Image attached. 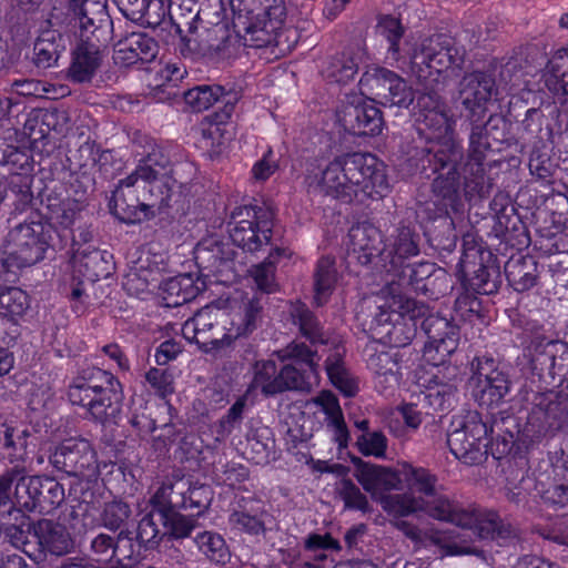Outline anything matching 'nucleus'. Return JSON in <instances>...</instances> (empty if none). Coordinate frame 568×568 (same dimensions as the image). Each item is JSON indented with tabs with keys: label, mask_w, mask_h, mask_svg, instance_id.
I'll list each match as a JSON object with an SVG mask.
<instances>
[{
	"label": "nucleus",
	"mask_w": 568,
	"mask_h": 568,
	"mask_svg": "<svg viewBox=\"0 0 568 568\" xmlns=\"http://www.w3.org/2000/svg\"><path fill=\"white\" fill-rule=\"evenodd\" d=\"M344 349L335 347L325 359V371L332 384L347 397H353L358 392V383L345 368L343 361Z\"/></svg>",
	"instance_id": "37"
},
{
	"label": "nucleus",
	"mask_w": 568,
	"mask_h": 568,
	"mask_svg": "<svg viewBox=\"0 0 568 568\" xmlns=\"http://www.w3.org/2000/svg\"><path fill=\"white\" fill-rule=\"evenodd\" d=\"M59 41L61 38L59 37ZM63 47L57 41L53 32H44L34 43V63L38 68L53 67L60 57Z\"/></svg>",
	"instance_id": "51"
},
{
	"label": "nucleus",
	"mask_w": 568,
	"mask_h": 568,
	"mask_svg": "<svg viewBox=\"0 0 568 568\" xmlns=\"http://www.w3.org/2000/svg\"><path fill=\"white\" fill-rule=\"evenodd\" d=\"M168 306H180L194 300L201 292L191 274H180L166 280L162 286Z\"/></svg>",
	"instance_id": "35"
},
{
	"label": "nucleus",
	"mask_w": 568,
	"mask_h": 568,
	"mask_svg": "<svg viewBox=\"0 0 568 568\" xmlns=\"http://www.w3.org/2000/svg\"><path fill=\"white\" fill-rule=\"evenodd\" d=\"M456 384L452 381L443 382L437 375L434 376L433 385L427 387L423 400L434 410H446L456 400Z\"/></svg>",
	"instance_id": "47"
},
{
	"label": "nucleus",
	"mask_w": 568,
	"mask_h": 568,
	"mask_svg": "<svg viewBox=\"0 0 568 568\" xmlns=\"http://www.w3.org/2000/svg\"><path fill=\"white\" fill-rule=\"evenodd\" d=\"M338 121L354 135H377L382 132L381 110L371 100L353 97L338 112Z\"/></svg>",
	"instance_id": "19"
},
{
	"label": "nucleus",
	"mask_w": 568,
	"mask_h": 568,
	"mask_svg": "<svg viewBox=\"0 0 568 568\" xmlns=\"http://www.w3.org/2000/svg\"><path fill=\"white\" fill-rule=\"evenodd\" d=\"M68 17L70 24L78 29L81 43L72 52L71 63L68 69V79L78 84L89 83L92 81L97 71L101 65V54L99 47L93 42L95 33L101 29L103 22L109 21L106 11L104 10L103 19L99 20L91 33L84 32L81 27L80 14L72 12L68 7Z\"/></svg>",
	"instance_id": "14"
},
{
	"label": "nucleus",
	"mask_w": 568,
	"mask_h": 568,
	"mask_svg": "<svg viewBox=\"0 0 568 568\" xmlns=\"http://www.w3.org/2000/svg\"><path fill=\"white\" fill-rule=\"evenodd\" d=\"M382 235L369 222L353 225L347 234V257L361 265H367L381 253Z\"/></svg>",
	"instance_id": "24"
},
{
	"label": "nucleus",
	"mask_w": 568,
	"mask_h": 568,
	"mask_svg": "<svg viewBox=\"0 0 568 568\" xmlns=\"http://www.w3.org/2000/svg\"><path fill=\"white\" fill-rule=\"evenodd\" d=\"M469 122V136L467 153L453 138L440 142L429 152V163L434 165V172H438L433 181V193L443 200L445 206L455 207L459 200L460 187L465 196L485 197L489 193L490 183L486 176L485 160L490 150L488 142L489 130L497 129L503 119L490 115L486 122L484 119H466Z\"/></svg>",
	"instance_id": "1"
},
{
	"label": "nucleus",
	"mask_w": 568,
	"mask_h": 568,
	"mask_svg": "<svg viewBox=\"0 0 568 568\" xmlns=\"http://www.w3.org/2000/svg\"><path fill=\"white\" fill-rule=\"evenodd\" d=\"M504 424L505 419L500 418L494 419L488 426L477 412H469L452 423L447 445L452 454L467 465L483 462L487 455L488 437L497 446L498 454H508L514 445V436L510 432L503 434Z\"/></svg>",
	"instance_id": "7"
},
{
	"label": "nucleus",
	"mask_w": 568,
	"mask_h": 568,
	"mask_svg": "<svg viewBox=\"0 0 568 568\" xmlns=\"http://www.w3.org/2000/svg\"><path fill=\"white\" fill-rule=\"evenodd\" d=\"M189 483L185 480L164 481L154 494L152 501L159 508L158 514L170 513L186 507Z\"/></svg>",
	"instance_id": "39"
},
{
	"label": "nucleus",
	"mask_w": 568,
	"mask_h": 568,
	"mask_svg": "<svg viewBox=\"0 0 568 568\" xmlns=\"http://www.w3.org/2000/svg\"><path fill=\"white\" fill-rule=\"evenodd\" d=\"M41 486V495L38 499V513L50 514L63 503L64 488L54 479L43 477Z\"/></svg>",
	"instance_id": "58"
},
{
	"label": "nucleus",
	"mask_w": 568,
	"mask_h": 568,
	"mask_svg": "<svg viewBox=\"0 0 568 568\" xmlns=\"http://www.w3.org/2000/svg\"><path fill=\"white\" fill-rule=\"evenodd\" d=\"M508 283L517 292H525L536 285L537 265L531 258L519 257L511 260L505 267Z\"/></svg>",
	"instance_id": "44"
},
{
	"label": "nucleus",
	"mask_w": 568,
	"mask_h": 568,
	"mask_svg": "<svg viewBox=\"0 0 568 568\" xmlns=\"http://www.w3.org/2000/svg\"><path fill=\"white\" fill-rule=\"evenodd\" d=\"M49 217L63 229L72 227L77 220L81 217V204L72 199L63 200L59 203L48 205Z\"/></svg>",
	"instance_id": "55"
},
{
	"label": "nucleus",
	"mask_w": 568,
	"mask_h": 568,
	"mask_svg": "<svg viewBox=\"0 0 568 568\" xmlns=\"http://www.w3.org/2000/svg\"><path fill=\"white\" fill-rule=\"evenodd\" d=\"M497 95V87L491 74L483 71L466 73L459 82V100L468 111L466 119H484L487 104Z\"/></svg>",
	"instance_id": "18"
},
{
	"label": "nucleus",
	"mask_w": 568,
	"mask_h": 568,
	"mask_svg": "<svg viewBox=\"0 0 568 568\" xmlns=\"http://www.w3.org/2000/svg\"><path fill=\"white\" fill-rule=\"evenodd\" d=\"M194 258L202 271H207V275H217L230 267L232 252L215 237H209L197 243Z\"/></svg>",
	"instance_id": "28"
},
{
	"label": "nucleus",
	"mask_w": 568,
	"mask_h": 568,
	"mask_svg": "<svg viewBox=\"0 0 568 568\" xmlns=\"http://www.w3.org/2000/svg\"><path fill=\"white\" fill-rule=\"evenodd\" d=\"M403 474L408 485L420 495L422 498H430L437 491V477L428 469L403 464Z\"/></svg>",
	"instance_id": "50"
},
{
	"label": "nucleus",
	"mask_w": 568,
	"mask_h": 568,
	"mask_svg": "<svg viewBox=\"0 0 568 568\" xmlns=\"http://www.w3.org/2000/svg\"><path fill=\"white\" fill-rule=\"evenodd\" d=\"M251 387L261 389L265 396H274L281 393L280 371L273 359L257 361L253 367Z\"/></svg>",
	"instance_id": "46"
},
{
	"label": "nucleus",
	"mask_w": 568,
	"mask_h": 568,
	"mask_svg": "<svg viewBox=\"0 0 568 568\" xmlns=\"http://www.w3.org/2000/svg\"><path fill=\"white\" fill-rule=\"evenodd\" d=\"M30 307L29 295L21 288L9 286L0 291V316L14 320Z\"/></svg>",
	"instance_id": "48"
},
{
	"label": "nucleus",
	"mask_w": 568,
	"mask_h": 568,
	"mask_svg": "<svg viewBox=\"0 0 568 568\" xmlns=\"http://www.w3.org/2000/svg\"><path fill=\"white\" fill-rule=\"evenodd\" d=\"M30 532V517L20 509H10L8 514L1 518L0 534L3 537V540L14 548L22 550L26 555L27 551H32L29 548L31 544L28 540Z\"/></svg>",
	"instance_id": "29"
},
{
	"label": "nucleus",
	"mask_w": 568,
	"mask_h": 568,
	"mask_svg": "<svg viewBox=\"0 0 568 568\" xmlns=\"http://www.w3.org/2000/svg\"><path fill=\"white\" fill-rule=\"evenodd\" d=\"M159 53L158 42L142 32H131L120 39L113 51L114 63L121 67H130L152 62Z\"/></svg>",
	"instance_id": "23"
},
{
	"label": "nucleus",
	"mask_w": 568,
	"mask_h": 568,
	"mask_svg": "<svg viewBox=\"0 0 568 568\" xmlns=\"http://www.w3.org/2000/svg\"><path fill=\"white\" fill-rule=\"evenodd\" d=\"M315 402L325 413L327 425L333 428L335 440L341 447L346 446L349 433L338 399L332 393L323 392Z\"/></svg>",
	"instance_id": "43"
},
{
	"label": "nucleus",
	"mask_w": 568,
	"mask_h": 568,
	"mask_svg": "<svg viewBox=\"0 0 568 568\" xmlns=\"http://www.w3.org/2000/svg\"><path fill=\"white\" fill-rule=\"evenodd\" d=\"M274 355L281 362L288 361L280 369L281 393L286 390L310 392L314 385L318 384L321 357L305 343L293 341L276 351Z\"/></svg>",
	"instance_id": "11"
},
{
	"label": "nucleus",
	"mask_w": 568,
	"mask_h": 568,
	"mask_svg": "<svg viewBox=\"0 0 568 568\" xmlns=\"http://www.w3.org/2000/svg\"><path fill=\"white\" fill-rule=\"evenodd\" d=\"M545 85L556 95H568V48L557 50L544 72Z\"/></svg>",
	"instance_id": "36"
},
{
	"label": "nucleus",
	"mask_w": 568,
	"mask_h": 568,
	"mask_svg": "<svg viewBox=\"0 0 568 568\" xmlns=\"http://www.w3.org/2000/svg\"><path fill=\"white\" fill-rule=\"evenodd\" d=\"M473 396L481 407H494L504 403L510 390L506 373L498 369L493 357L477 356L471 362Z\"/></svg>",
	"instance_id": "15"
},
{
	"label": "nucleus",
	"mask_w": 568,
	"mask_h": 568,
	"mask_svg": "<svg viewBox=\"0 0 568 568\" xmlns=\"http://www.w3.org/2000/svg\"><path fill=\"white\" fill-rule=\"evenodd\" d=\"M109 258L111 255L108 252L79 247L74 253V266L84 281L93 283L110 274Z\"/></svg>",
	"instance_id": "31"
},
{
	"label": "nucleus",
	"mask_w": 568,
	"mask_h": 568,
	"mask_svg": "<svg viewBox=\"0 0 568 568\" xmlns=\"http://www.w3.org/2000/svg\"><path fill=\"white\" fill-rule=\"evenodd\" d=\"M368 81L376 99L385 106L408 108L414 101L413 89L394 71L376 69Z\"/></svg>",
	"instance_id": "22"
},
{
	"label": "nucleus",
	"mask_w": 568,
	"mask_h": 568,
	"mask_svg": "<svg viewBox=\"0 0 568 568\" xmlns=\"http://www.w3.org/2000/svg\"><path fill=\"white\" fill-rule=\"evenodd\" d=\"M338 494L346 508L363 513L369 511L371 506L366 495L351 479L341 480Z\"/></svg>",
	"instance_id": "63"
},
{
	"label": "nucleus",
	"mask_w": 568,
	"mask_h": 568,
	"mask_svg": "<svg viewBox=\"0 0 568 568\" xmlns=\"http://www.w3.org/2000/svg\"><path fill=\"white\" fill-rule=\"evenodd\" d=\"M377 33L386 41V60L390 65L409 64L412 73L419 80H427L433 73L439 74L450 67L459 68L465 58V49L457 47L455 39L445 33H435L420 39L407 53H404L402 39L405 33L400 20L390 14L381 16Z\"/></svg>",
	"instance_id": "4"
},
{
	"label": "nucleus",
	"mask_w": 568,
	"mask_h": 568,
	"mask_svg": "<svg viewBox=\"0 0 568 568\" xmlns=\"http://www.w3.org/2000/svg\"><path fill=\"white\" fill-rule=\"evenodd\" d=\"M197 552L210 564L224 567L231 561L232 552L223 535L215 530H202L193 537Z\"/></svg>",
	"instance_id": "30"
},
{
	"label": "nucleus",
	"mask_w": 568,
	"mask_h": 568,
	"mask_svg": "<svg viewBox=\"0 0 568 568\" xmlns=\"http://www.w3.org/2000/svg\"><path fill=\"white\" fill-rule=\"evenodd\" d=\"M130 516L131 508L126 503L113 500L104 505L101 521L105 528L116 530L126 523Z\"/></svg>",
	"instance_id": "62"
},
{
	"label": "nucleus",
	"mask_w": 568,
	"mask_h": 568,
	"mask_svg": "<svg viewBox=\"0 0 568 568\" xmlns=\"http://www.w3.org/2000/svg\"><path fill=\"white\" fill-rule=\"evenodd\" d=\"M337 282L335 258L322 256L314 271V303L316 306L324 305L331 296Z\"/></svg>",
	"instance_id": "38"
},
{
	"label": "nucleus",
	"mask_w": 568,
	"mask_h": 568,
	"mask_svg": "<svg viewBox=\"0 0 568 568\" xmlns=\"http://www.w3.org/2000/svg\"><path fill=\"white\" fill-rule=\"evenodd\" d=\"M424 124L434 133V138H444L447 141L453 133L455 122L449 118L446 108L439 110H430V112L423 113Z\"/></svg>",
	"instance_id": "61"
},
{
	"label": "nucleus",
	"mask_w": 568,
	"mask_h": 568,
	"mask_svg": "<svg viewBox=\"0 0 568 568\" xmlns=\"http://www.w3.org/2000/svg\"><path fill=\"white\" fill-rule=\"evenodd\" d=\"M536 362L545 365L549 376L561 384L568 378V344L560 341H548L542 354L536 357Z\"/></svg>",
	"instance_id": "34"
},
{
	"label": "nucleus",
	"mask_w": 568,
	"mask_h": 568,
	"mask_svg": "<svg viewBox=\"0 0 568 568\" xmlns=\"http://www.w3.org/2000/svg\"><path fill=\"white\" fill-rule=\"evenodd\" d=\"M417 320L406 317L395 321L387 329L378 332V335L387 337L396 347L405 346L410 343L416 334Z\"/></svg>",
	"instance_id": "59"
},
{
	"label": "nucleus",
	"mask_w": 568,
	"mask_h": 568,
	"mask_svg": "<svg viewBox=\"0 0 568 568\" xmlns=\"http://www.w3.org/2000/svg\"><path fill=\"white\" fill-rule=\"evenodd\" d=\"M32 535L37 540L38 548L27 551L34 561H41L47 554L63 556L70 554L74 548V540L68 528L51 519H40L32 526Z\"/></svg>",
	"instance_id": "20"
},
{
	"label": "nucleus",
	"mask_w": 568,
	"mask_h": 568,
	"mask_svg": "<svg viewBox=\"0 0 568 568\" xmlns=\"http://www.w3.org/2000/svg\"><path fill=\"white\" fill-rule=\"evenodd\" d=\"M399 353L396 349L375 351L368 355L367 367L375 376L381 393L393 390L400 379Z\"/></svg>",
	"instance_id": "26"
},
{
	"label": "nucleus",
	"mask_w": 568,
	"mask_h": 568,
	"mask_svg": "<svg viewBox=\"0 0 568 568\" xmlns=\"http://www.w3.org/2000/svg\"><path fill=\"white\" fill-rule=\"evenodd\" d=\"M229 232L232 242L247 252H256L271 243L274 213L263 206H239L231 214Z\"/></svg>",
	"instance_id": "12"
},
{
	"label": "nucleus",
	"mask_w": 568,
	"mask_h": 568,
	"mask_svg": "<svg viewBox=\"0 0 568 568\" xmlns=\"http://www.w3.org/2000/svg\"><path fill=\"white\" fill-rule=\"evenodd\" d=\"M72 12L80 14L81 27L91 33L95 23L104 17V3L99 0H68Z\"/></svg>",
	"instance_id": "54"
},
{
	"label": "nucleus",
	"mask_w": 568,
	"mask_h": 568,
	"mask_svg": "<svg viewBox=\"0 0 568 568\" xmlns=\"http://www.w3.org/2000/svg\"><path fill=\"white\" fill-rule=\"evenodd\" d=\"M53 226L38 212H31L23 221L14 222L6 237V251L18 264L31 266L44 258L51 245Z\"/></svg>",
	"instance_id": "10"
},
{
	"label": "nucleus",
	"mask_w": 568,
	"mask_h": 568,
	"mask_svg": "<svg viewBox=\"0 0 568 568\" xmlns=\"http://www.w3.org/2000/svg\"><path fill=\"white\" fill-rule=\"evenodd\" d=\"M11 91L26 98L45 99L55 92V87L36 79H16L11 82Z\"/></svg>",
	"instance_id": "60"
},
{
	"label": "nucleus",
	"mask_w": 568,
	"mask_h": 568,
	"mask_svg": "<svg viewBox=\"0 0 568 568\" xmlns=\"http://www.w3.org/2000/svg\"><path fill=\"white\" fill-rule=\"evenodd\" d=\"M170 161L153 150L139 161L135 170L119 181L110 203L113 215L126 224L140 223L180 203L187 184L169 170Z\"/></svg>",
	"instance_id": "2"
},
{
	"label": "nucleus",
	"mask_w": 568,
	"mask_h": 568,
	"mask_svg": "<svg viewBox=\"0 0 568 568\" xmlns=\"http://www.w3.org/2000/svg\"><path fill=\"white\" fill-rule=\"evenodd\" d=\"M285 18L284 0H265L263 14L251 18L240 16L233 21V27L244 47L275 45L285 50L291 48L290 33H294L283 28Z\"/></svg>",
	"instance_id": "9"
},
{
	"label": "nucleus",
	"mask_w": 568,
	"mask_h": 568,
	"mask_svg": "<svg viewBox=\"0 0 568 568\" xmlns=\"http://www.w3.org/2000/svg\"><path fill=\"white\" fill-rule=\"evenodd\" d=\"M232 39L226 36L223 27L205 29L196 37H187L184 39L185 48L190 53H196L202 57H219L230 59L233 52L230 51Z\"/></svg>",
	"instance_id": "27"
},
{
	"label": "nucleus",
	"mask_w": 568,
	"mask_h": 568,
	"mask_svg": "<svg viewBox=\"0 0 568 568\" xmlns=\"http://www.w3.org/2000/svg\"><path fill=\"white\" fill-rule=\"evenodd\" d=\"M220 99L226 105L233 104L236 101V94L225 93L221 85H197L184 93L185 103L195 112L207 110Z\"/></svg>",
	"instance_id": "40"
},
{
	"label": "nucleus",
	"mask_w": 568,
	"mask_h": 568,
	"mask_svg": "<svg viewBox=\"0 0 568 568\" xmlns=\"http://www.w3.org/2000/svg\"><path fill=\"white\" fill-rule=\"evenodd\" d=\"M158 513L150 511L145 514L139 521L136 538L145 549H154L159 546L164 534L159 527Z\"/></svg>",
	"instance_id": "57"
},
{
	"label": "nucleus",
	"mask_w": 568,
	"mask_h": 568,
	"mask_svg": "<svg viewBox=\"0 0 568 568\" xmlns=\"http://www.w3.org/2000/svg\"><path fill=\"white\" fill-rule=\"evenodd\" d=\"M428 308L405 294L392 292L390 296L377 305L371 328L378 332L387 329L395 321L403 318H424L422 328L427 335L424 356L435 366L444 364L457 349L459 341L458 327L445 317L427 315Z\"/></svg>",
	"instance_id": "5"
},
{
	"label": "nucleus",
	"mask_w": 568,
	"mask_h": 568,
	"mask_svg": "<svg viewBox=\"0 0 568 568\" xmlns=\"http://www.w3.org/2000/svg\"><path fill=\"white\" fill-rule=\"evenodd\" d=\"M225 314L217 307L205 306L185 321L182 334L185 339L203 348L230 344L233 334L225 332Z\"/></svg>",
	"instance_id": "17"
},
{
	"label": "nucleus",
	"mask_w": 568,
	"mask_h": 568,
	"mask_svg": "<svg viewBox=\"0 0 568 568\" xmlns=\"http://www.w3.org/2000/svg\"><path fill=\"white\" fill-rule=\"evenodd\" d=\"M72 405L81 406L90 418L101 424H115L122 408V386L119 379L99 367L81 369L68 387Z\"/></svg>",
	"instance_id": "6"
},
{
	"label": "nucleus",
	"mask_w": 568,
	"mask_h": 568,
	"mask_svg": "<svg viewBox=\"0 0 568 568\" xmlns=\"http://www.w3.org/2000/svg\"><path fill=\"white\" fill-rule=\"evenodd\" d=\"M419 252L418 234H416L409 226H399L389 244L387 256L390 257V268L388 272H394L398 275V285L418 284V282L427 277L433 271V264L420 263L418 265L405 264V260L416 256Z\"/></svg>",
	"instance_id": "13"
},
{
	"label": "nucleus",
	"mask_w": 568,
	"mask_h": 568,
	"mask_svg": "<svg viewBox=\"0 0 568 568\" xmlns=\"http://www.w3.org/2000/svg\"><path fill=\"white\" fill-rule=\"evenodd\" d=\"M358 72V64L354 57L348 53H342L334 57L325 69V77L331 82L346 84Z\"/></svg>",
	"instance_id": "53"
},
{
	"label": "nucleus",
	"mask_w": 568,
	"mask_h": 568,
	"mask_svg": "<svg viewBox=\"0 0 568 568\" xmlns=\"http://www.w3.org/2000/svg\"><path fill=\"white\" fill-rule=\"evenodd\" d=\"M304 549L314 552V559L317 561H325L327 559V551L339 552L342 550L341 542L335 539L329 532L308 534L304 539Z\"/></svg>",
	"instance_id": "56"
},
{
	"label": "nucleus",
	"mask_w": 568,
	"mask_h": 568,
	"mask_svg": "<svg viewBox=\"0 0 568 568\" xmlns=\"http://www.w3.org/2000/svg\"><path fill=\"white\" fill-rule=\"evenodd\" d=\"M263 305L264 300L257 294L243 304V313L236 323V333L233 338L245 336L256 329L262 320Z\"/></svg>",
	"instance_id": "52"
},
{
	"label": "nucleus",
	"mask_w": 568,
	"mask_h": 568,
	"mask_svg": "<svg viewBox=\"0 0 568 568\" xmlns=\"http://www.w3.org/2000/svg\"><path fill=\"white\" fill-rule=\"evenodd\" d=\"M388 440L383 432H366L357 437L358 450L365 456L384 458Z\"/></svg>",
	"instance_id": "64"
},
{
	"label": "nucleus",
	"mask_w": 568,
	"mask_h": 568,
	"mask_svg": "<svg viewBox=\"0 0 568 568\" xmlns=\"http://www.w3.org/2000/svg\"><path fill=\"white\" fill-rule=\"evenodd\" d=\"M288 252L282 247L272 250L267 257L252 267L250 271L256 288L261 293L272 294L278 291V283L275 277L276 264L283 257H288Z\"/></svg>",
	"instance_id": "33"
},
{
	"label": "nucleus",
	"mask_w": 568,
	"mask_h": 568,
	"mask_svg": "<svg viewBox=\"0 0 568 568\" xmlns=\"http://www.w3.org/2000/svg\"><path fill=\"white\" fill-rule=\"evenodd\" d=\"M290 315L300 334L312 345L328 344V335L315 314L301 302L291 303Z\"/></svg>",
	"instance_id": "32"
},
{
	"label": "nucleus",
	"mask_w": 568,
	"mask_h": 568,
	"mask_svg": "<svg viewBox=\"0 0 568 568\" xmlns=\"http://www.w3.org/2000/svg\"><path fill=\"white\" fill-rule=\"evenodd\" d=\"M51 465L69 476L91 480L99 474L97 454L83 438H68L50 455Z\"/></svg>",
	"instance_id": "16"
},
{
	"label": "nucleus",
	"mask_w": 568,
	"mask_h": 568,
	"mask_svg": "<svg viewBox=\"0 0 568 568\" xmlns=\"http://www.w3.org/2000/svg\"><path fill=\"white\" fill-rule=\"evenodd\" d=\"M354 465V477L373 500L381 503L390 491L402 489L403 480L396 469L364 462L359 458L356 459Z\"/></svg>",
	"instance_id": "21"
},
{
	"label": "nucleus",
	"mask_w": 568,
	"mask_h": 568,
	"mask_svg": "<svg viewBox=\"0 0 568 568\" xmlns=\"http://www.w3.org/2000/svg\"><path fill=\"white\" fill-rule=\"evenodd\" d=\"M308 179L310 185L343 203H364L367 199L383 197L389 191L385 164L371 153L336 156Z\"/></svg>",
	"instance_id": "3"
},
{
	"label": "nucleus",
	"mask_w": 568,
	"mask_h": 568,
	"mask_svg": "<svg viewBox=\"0 0 568 568\" xmlns=\"http://www.w3.org/2000/svg\"><path fill=\"white\" fill-rule=\"evenodd\" d=\"M378 504L385 513L397 518L422 513L423 506H425L423 498L417 497L414 491L389 493Z\"/></svg>",
	"instance_id": "45"
},
{
	"label": "nucleus",
	"mask_w": 568,
	"mask_h": 568,
	"mask_svg": "<svg viewBox=\"0 0 568 568\" xmlns=\"http://www.w3.org/2000/svg\"><path fill=\"white\" fill-rule=\"evenodd\" d=\"M552 484L541 490L546 505L555 510L568 507V466L555 464L551 466Z\"/></svg>",
	"instance_id": "42"
},
{
	"label": "nucleus",
	"mask_w": 568,
	"mask_h": 568,
	"mask_svg": "<svg viewBox=\"0 0 568 568\" xmlns=\"http://www.w3.org/2000/svg\"><path fill=\"white\" fill-rule=\"evenodd\" d=\"M266 510L254 500H241L230 511L227 524L235 535L265 536Z\"/></svg>",
	"instance_id": "25"
},
{
	"label": "nucleus",
	"mask_w": 568,
	"mask_h": 568,
	"mask_svg": "<svg viewBox=\"0 0 568 568\" xmlns=\"http://www.w3.org/2000/svg\"><path fill=\"white\" fill-rule=\"evenodd\" d=\"M423 501L425 506H423L422 513L463 528H475L483 539L490 538L503 544L511 537L510 528L501 524L497 514L489 513L481 517L476 510L464 508L438 491L434 493L430 498H423Z\"/></svg>",
	"instance_id": "8"
},
{
	"label": "nucleus",
	"mask_w": 568,
	"mask_h": 568,
	"mask_svg": "<svg viewBox=\"0 0 568 568\" xmlns=\"http://www.w3.org/2000/svg\"><path fill=\"white\" fill-rule=\"evenodd\" d=\"M29 432L27 428L6 427L3 432L2 448L4 449V457L10 464L23 462L27 455V438Z\"/></svg>",
	"instance_id": "49"
},
{
	"label": "nucleus",
	"mask_w": 568,
	"mask_h": 568,
	"mask_svg": "<svg viewBox=\"0 0 568 568\" xmlns=\"http://www.w3.org/2000/svg\"><path fill=\"white\" fill-rule=\"evenodd\" d=\"M13 491V506L26 511H38V499L41 495L40 476H26V471L18 476Z\"/></svg>",
	"instance_id": "41"
}]
</instances>
